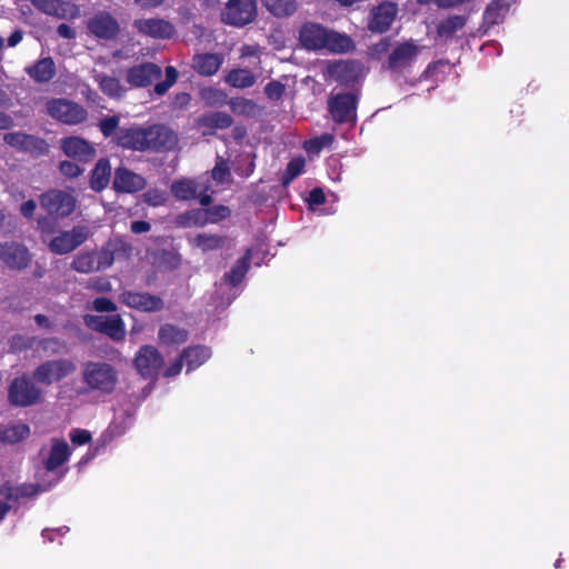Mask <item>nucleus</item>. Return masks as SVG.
Listing matches in <instances>:
<instances>
[{"label":"nucleus","mask_w":569,"mask_h":569,"mask_svg":"<svg viewBox=\"0 0 569 569\" xmlns=\"http://www.w3.org/2000/svg\"><path fill=\"white\" fill-rule=\"evenodd\" d=\"M300 42L309 50L327 49L335 53H345L352 49V40L317 23H306L300 30Z\"/></svg>","instance_id":"obj_1"},{"label":"nucleus","mask_w":569,"mask_h":569,"mask_svg":"<svg viewBox=\"0 0 569 569\" xmlns=\"http://www.w3.org/2000/svg\"><path fill=\"white\" fill-rule=\"evenodd\" d=\"M82 379L89 389L101 393H110L118 382L117 370L107 362H88L82 371Z\"/></svg>","instance_id":"obj_2"},{"label":"nucleus","mask_w":569,"mask_h":569,"mask_svg":"<svg viewBox=\"0 0 569 569\" xmlns=\"http://www.w3.org/2000/svg\"><path fill=\"white\" fill-rule=\"evenodd\" d=\"M46 110L53 119L71 126L81 123L87 118V111L82 106L64 98L48 100Z\"/></svg>","instance_id":"obj_3"},{"label":"nucleus","mask_w":569,"mask_h":569,"mask_svg":"<svg viewBox=\"0 0 569 569\" xmlns=\"http://www.w3.org/2000/svg\"><path fill=\"white\" fill-rule=\"evenodd\" d=\"M76 371L71 360L57 359L41 363L33 372V379L42 385H52Z\"/></svg>","instance_id":"obj_4"},{"label":"nucleus","mask_w":569,"mask_h":569,"mask_svg":"<svg viewBox=\"0 0 569 569\" xmlns=\"http://www.w3.org/2000/svg\"><path fill=\"white\" fill-rule=\"evenodd\" d=\"M77 200L72 193L64 190L52 189L40 197V204L50 214L68 217L76 208Z\"/></svg>","instance_id":"obj_5"},{"label":"nucleus","mask_w":569,"mask_h":569,"mask_svg":"<svg viewBox=\"0 0 569 569\" xmlns=\"http://www.w3.org/2000/svg\"><path fill=\"white\" fill-rule=\"evenodd\" d=\"M90 233V229L87 226H76L71 230L52 238L48 247L56 254H66L82 244Z\"/></svg>","instance_id":"obj_6"},{"label":"nucleus","mask_w":569,"mask_h":569,"mask_svg":"<svg viewBox=\"0 0 569 569\" xmlns=\"http://www.w3.org/2000/svg\"><path fill=\"white\" fill-rule=\"evenodd\" d=\"M8 397L12 405L28 407L40 400L41 390L27 377H20L11 382Z\"/></svg>","instance_id":"obj_7"},{"label":"nucleus","mask_w":569,"mask_h":569,"mask_svg":"<svg viewBox=\"0 0 569 569\" xmlns=\"http://www.w3.org/2000/svg\"><path fill=\"white\" fill-rule=\"evenodd\" d=\"M257 13L254 0H229L223 12L222 20L226 23L241 27L251 22Z\"/></svg>","instance_id":"obj_8"},{"label":"nucleus","mask_w":569,"mask_h":569,"mask_svg":"<svg viewBox=\"0 0 569 569\" xmlns=\"http://www.w3.org/2000/svg\"><path fill=\"white\" fill-rule=\"evenodd\" d=\"M60 477L53 476V480L47 485H26L20 488H12L8 485L0 486V520L6 516L10 506V500H17L20 497H31L38 492L46 491L52 482L59 481Z\"/></svg>","instance_id":"obj_9"},{"label":"nucleus","mask_w":569,"mask_h":569,"mask_svg":"<svg viewBox=\"0 0 569 569\" xmlns=\"http://www.w3.org/2000/svg\"><path fill=\"white\" fill-rule=\"evenodd\" d=\"M0 260L10 269L21 270L29 266L31 256L28 249L18 242H0Z\"/></svg>","instance_id":"obj_10"},{"label":"nucleus","mask_w":569,"mask_h":569,"mask_svg":"<svg viewBox=\"0 0 569 569\" xmlns=\"http://www.w3.org/2000/svg\"><path fill=\"white\" fill-rule=\"evenodd\" d=\"M3 140L12 148L32 154L42 156L49 152V146L44 140L23 132L6 133Z\"/></svg>","instance_id":"obj_11"},{"label":"nucleus","mask_w":569,"mask_h":569,"mask_svg":"<svg viewBox=\"0 0 569 569\" xmlns=\"http://www.w3.org/2000/svg\"><path fill=\"white\" fill-rule=\"evenodd\" d=\"M420 52V47L413 41L398 43L388 58V68L393 71H403L409 68Z\"/></svg>","instance_id":"obj_12"},{"label":"nucleus","mask_w":569,"mask_h":569,"mask_svg":"<svg viewBox=\"0 0 569 569\" xmlns=\"http://www.w3.org/2000/svg\"><path fill=\"white\" fill-rule=\"evenodd\" d=\"M60 148L68 158L88 162L96 156V148L83 138L71 136L60 140Z\"/></svg>","instance_id":"obj_13"},{"label":"nucleus","mask_w":569,"mask_h":569,"mask_svg":"<svg viewBox=\"0 0 569 569\" xmlns=\"http://www.w3.org/2000/svg\"><path fill=\"white\" fill-rule=\"evenodd\" d=\"M162 365V357L152 346H143L134 358V366L143 377L151 378L157 375Z\"/></svg>","instance_id":"obj_14"},{"label":"nucleus","mask_w":569,"mask_h":569,"mask_svg":"<svg viewBox=\"0 0 569 569\" xmlns=\"http://www.w3.org/2000/svg\"><path fill=\"white\" fill-rule=\"evenodd\" d=\"M160 76L161 69L159 66L146 62L128 69L126 80L133 88H142L151 84Z\"/></svg>","instance_id":"obj_15"},{"label":"nucleus","mask_w":569,"mask_h":569,"mask_svg":"<svg viewBox=\"0 0 569 569\" xmlns=\"http://www.w3.org/2000/svg\"><path fill=\"white\" fill-rule=\"evenodd\" d=\"M88 30L101 39H111L117 36L119 24L117 20L107 12H98L87 22Z\"/></svg>","instance_id":"obj_16"},{"label":"nucleus","mask_w":569,"mask_h":569,"mask_svg":"<svg viewBox=\"0 0 569 569\" xmlns=\"http://www.w3.org/2000/svg\"><path fill=\"white\" fill-rule=\"evenodd\" d=\"M332 118L338 122L355 121L356 98L352 94H337L329 101Z\"/></svg>","instance_id":"obj_17"},{"label":"nucleus","mask_w":569,"mask_h":569,"mask_svg":"<svg viewBox=\"0 0 569 569\" xmlns=\"http://www.w3.org/2000/svg\"><path fill=\"white\" fill-rule=\"evenodd\" d=\"M146 184L147 181L142 176L127 168H118L114 171L113 189L118 192L133 193L142 190Z\"/></svg>","instance_id":"obj_18"},{"label":"nucleus","mask_w":569,"mask_h":569,"mask_svg":"<svg viewBox=\"0 0 569 569\" xmlns=\"http://www.w3.org/2000/svg\"><path fill=\"white\" fill-rule=\"evenodd\" d=\"M120 301L130 308L146 312H153L162 309L163 302L157 296L127 291L120 296Z\"/></svg>","instance_id":"obj_19"},{"label":"nucleus","mask_w":569,"mask_h":569,"mask_svg":"<svg viewBox=\"0 0 569 569\" xmlns=\"http://www.w3.org/2000/svg\"><path fill=\"white\" fill-rule=\"evenodd\" d=\"M149 128L133 127L122 129L117 134V142L119 146L134 150H147Z\"/></svg>","instance_id":"obj_20"},{"label":"nucleus","mask_w":569,"mask_h":569,"mask_svg":"<svg viewBox=\"0 0 569 569\" xmlns=\"http://www.w3.org/2000/svg\"><path fill=\"white\" fill-rule=\"evenodd\" d=\"M229 209L224 206H219L209 210L191 211L180 218V223L186 227L204 224L207 222L214 223L229 216Z\"/></svg>","instance_id":"obj_21"},{"label":"nucleus","mask_w":569,"mask_h":569,"mask_svg":"<svg viewBox=\"0 0 569 569\" xmlns=\"http://www.w3.org/2000/svg\"><path fill=\"white\" fill-rule=\"evenodd\" d=\"M134 24L140 33L152 38L169 39L174 33L173 26L162 19H141L136 21Z\"/></svg>","instance_id":"obj_22"},{"label":"nucleus","mask_w":569,"mask_h":569,"mask_svg":"<svg viewBox=\"0 0 569 569\" xmlns=\"http://www.w3.org/2000/svg\"><path fill=\"white\" fill-rule=\"evenodd\" d=\"M177 143L176 133L164 126L149 127L148 144L149 149H171Z\"/></svg>","instance_id":"obj_23"},{"label":"nucleus","mask_w":569,"mask_h":569,"mask_svg":"<svg viewBox=\"0 0 569 569\" xmlns=\"http://www.w3.org/2000/svg\"><path fill=\"white\" fill-rule=\"evenodd\" d=\"M396 14L397 8L393 3H382L378 8L373 9L369 28L372 31L385 32L390 28Z\"/></svg>","instance_id":"obj_24"},{"label":"nucleus","mask_w":569,"mask_h":569,"mask_svg":"<svg viewBox=\"0 0 569 569\" xmlns=\"http://www.w3.org/2000/svg\"><path fill=\"white\" fill-rule=\"evenodd\" d=\"M31 2L43 13L58 18L74 17L78 13L72 4L60 0H31Z\"/></svg>","instance_id":"obj_25"},{"label":"nucleus","mask_w":569,"mask_h":569,"mask_svg":"<svg viewBox=\"0 0 569 569\" xmlns=\"http://www.w3.org/2000/svg\"><path fill=\"white\" fill-rule=\"evenodd\" d=\"M223 57L217 53H200L193 57L192 68L201 76H213L221 67Z\"/></svg>","instance_id":"obj_26"},{"label":"nucleus","mask_w":569,"mask_h":569,"mask_svg":"<svg viewBox=\"0 0 569 569\" xmlns=\"http://www.w3.org/2000/svg\"><path fill=\"white\" fill-rule=\"evenodd\" d=\"M94 81L99 89L109 98L120 99L126 93V87L116 77L93 71Z\"/></svg>","instance_id":"obj_27"},{"label":"nucleus","mask_w":569,"mask_h":569,"mask_svg":"<svg viewBox=\"0 0 569 569\" xmlns=\"http://www.w3.org/2000/svg\"><path fill=\"white\" fill-rule=\"evenodd\" d=\"M70 456V449L64 440L53 439L49 456L46 460V469L48 472H53L57 468L63 465Z\"/></svg>","instance_id":"obj_28"},{"label":"nucleus","mask_w":569,"mask_h":569,"mask_svg":"<svg viewBox=\"0 0 569 569\" xmlns=\"http://www.w3.org/2000/svg\"><path fill=\"white\" fill-rule=\"evenodd\" d=\"M26 72L36 82H48L53 78L56 73V64L51 58H42L36 63L27 67Z\"/></svg>","instance_id":"obj_29"},{"label":"nucleus","mask_w":569,"mask_h":569,"mask_svg":"<svg viewBox=\"0 0 569 569\" xmlns=\"http://www.w3.org/2000/svg\"><path fill=\"white\" fill-rule=\"evenodd\" d=\"M30 436V427L24 422H16L0 427V445H13Z\"/></svg>","instance_id":"obj_30"},{"label":"nucleus","mask_w":569,"mask_h":569,"mask_svg":"<svg viewBox=\"0 0 569 569\" xmlns=\"http://www.w3.org/2000/svg\"><path fill=\"white\" fill-rule=\"evenodd\" d=\"M359 64L351 61H339L328 66L329 77L337 81L349 82L357 77Z\"/></svg>","instance_id":"obj_31"},{"label":"nucleus","mask_w":569,"mask_h":569,"mask_svg":"<svg viewBox=\"0 0 569 569\" xmlns=\"http://www.w3.org/2000/svg\"><path fill=\"white\" fill-rule=\"evenodd\" d=\"M251 252L248 251L231 269L230 273H227L223 281L220 283L219 290H229L241 282L246 272L249 268Z\"/></svg>","instance_id":"obj_32"},{"label":"nucleus","mask_w":569,"mask_h":569,"mask_svg":"<svg viewBox=\"0 0 569 569\" xmlns=\"http://www.w3.org/2000/svg\"><path fill=\"white\" fill-rule=\"evenodd\" d=\"M211 357V350L203 346L189 347L183 350L181 358L184 360L187 370L191 371L203 365Z\"/></svg>","instance_id":"obj_33"},{"label":"nucleus","mask_w":569,"mask_h":569,"mask_svg":"<svg viewBox=\"0 0 569 569\" xmlns=\"http://www.w3.org/2000/svg\"><path fill=\"white\" fill-rule=\"evenodd\" d=\"M111 167L108 159H100L91 171L90 186L96 191L103 190L110 182Z\"/></svg>","instance_id":"obj_34"},{"label":"nucleus","mask_w":569,"mask_h":569,"mask_svg":"<svg viewBox=\"0 0 569 569\" xmlns=\"http://www.w3.org/2000/svg\"><path fill=\"white\" fill-rule=\"evenodd\" d=\"M158 339L162 346L180 345L188 339V332L172 325H164L159 329Z\"/></svg>","instance_id":"obj_35"},{"label":"nucleus","mask_w":569,"mask_h":569,"mask_svg":"<svg viewBox=\"0 0 569 569\" xmlns=\"http://www.w3.org/2000/svg\"><path fill=\"white\" fill-rule=\"evenodd\" d=\"M198 184L190 179H180L171 184V192L178 200H190L198 197Z\"/></svg>","instance_id":"obj_36"},{"label":"nucleus","mask_w":569,"mask_h":569,"mask_svg":"<svg viewBox=\"0 0 569 569\" xmlns=\"http://www.w3.org/2000/svg\"><path fill=\"white\" fill-rule=\"evenodd\" d=\"M256 79L257 74L248 69H233L227 74L226 82L231 87L243 89L251 87Z\"/></svg>","instance_id":"obj_37"},{"label":"nucleus","mask_w":569,"mask_h":569,"mask_svg":"<svg viewBox=\"0 0 569 569\" xmlns=\"http://www.w3.org/2000/svg\"><path fill=\"white\" fill-rule=\"evenodd\" d=\"M266 9L277 17H287L292 14L297 4L295 0H262Z\"/></svg>","instance_id":"obj_38"},{"label":"nucleus","mask_w":569,"mask_h":569,"mask_svg":"<svg viewBox=\"0 0 569 569\" xmlns=\"http://www.w3.org/2000/svg\"><path fill=\"white\" fill-rule=\"evenodd\" d=\"M190 242L202 251H211L222 246V238L216 234L200 233L190 239Z\"/></svg>","instance_id":"obj_39"},{"label":"nucleus","mask_w":569,"mask_h":569,"mask_svg":"<svg viewBox=\"0 0 569 569\" xmlns=\"http://www.w3.org/2000/svg\"><path fill=\"white\" fill-rule=\"evenodd\" d=\"M72 268L81 273H89L98 270L97 258L94 253L82 252L78 254L72 262Z\"/></svg>","instance_id":"obj_40"},{"label":"nucleus","mask_w":569,"mask_h":569,"mask_svg":"<svg viewBox=\"0 0 569 569\" xmlns=\"http://www.w3.org/2000/svg\"><path fill=\"white\" fill-rule=\"evenodd\" d=\"M465 26V19L460 16H452L441 21L438 26V34L449 38Z\"/></svg>","instance_id":"obj_41"},{"label":"nucleus","mask_w":569,"mask_h":569,"mask_svg":"<svg viewBox=\"0 0 569 569\" xmlns=\"http://www.w3.org/2000/svg\"><path fill=\"white\" fill-rule=\"evenodd\" d=\"M102 332L113 340H122L126 333L124 323L119 316H109Z\"/></svg>","instance_id":"obj_42"},{"label":"nucleus","mask_w":569,"mask_h":569,"mask_svg":"<svg viewBox=\"0 0 569 569\" xmlns=\"http://www.w3.org/2000/svg\"><path fill=\"white\" fill-rule=\"evenodd\" d=\"M199 94L201 100L210 107L222 106L227 99V96L221 90L212 87L202 88Z\"/></svg>","instance_id":"obj_43"},{"label":"nucleus","mask_w":569,"mask_h":569,"mask_svg":"<svg viewBox=\"0 0 569 569\" xmlns=\"http://www.w3.org/2000/svg\"><path fill=\"white\" fill-rule=\"evenodd\" d=\"M509 4L507 0H495L486 10V19L491 23H498L499 19L507 13Z\"/></svg>","instance_id":"obj_44"},{"label":"nucleus","mask_w":569,"mask_h":569,"mask_svg":"<svg viewBox=\"0 0 569 569\" xmlns=\"http://www.w3.org/2000/svg\"><path fill=\"white\" fill-rule=\"evenodd\" d=\"M201 123L209 128H227L231 124V118L223 112H212L201 119Z\"/></svg>","instance_id":"obj_45"},{"label":"nucleus","mask_w":569,"mask_h":569,"mask_svg":"<svg viewBox=\"0 0 569 569\" xmlns=\"http://www.w3.org/2000/svg\"><path fill=\"white\" fill-rule=\"evenodd\" d=\"M164 71L166 80L154 86V92L158 96L164 94L176 83L178 79V71L174 67L169 66L166 68Z\"/></svg>","instance_id":"obj_46"},{"label":"nucleus","mask_w":569,"mask_h":569,"mask_svg":"<svg viewBox=\"0 0 569 569\" xmlns=\"http://www.w3.org/2000/svg\"><path fill=\"white\" fill-rule=\"evenodd\" d=\"M305 168V159L295 158L292 159L287 167L286 173L283 176L282 182L283 184H289L296 177L302 173Z\"/></svg>","instance_id":"obj_47"},{"label":"nucleus","mask_w":569,"mask_h":569,"mask_svg":"<svg viewBox=\"0 0 569 569\" xmlns=\"http://www.w3.org/2000/svg\"><path fill=\"white\" fill-rule=\"evenodd\" d=\"M333 136L325 133L320 137L313 138L305 143V148L308 152L318 153L322 148L331 144Z\"/></svg>","instance_id":"obj_48"},{"label":"nucleus","mask_w":569,"mask_h":569,"mask_svg":"<svg viewBox=\"0 0 569 569\" xmlns=\"http://www.w3.org/2000/svg\"><path fill=\"white\" fill-rule=\"evenodd\" d=\"M212 179L219 184H226L230 182L231 174L227 163L223 160L217 162L212 169Z\"/></svg>","instance_id":"obj_49"},{"label":"nucleus","mask_w":569,"mask_h":569,"mask_svg":"<svg viewBox=\"0 0 569 569\" xmlns=\"http://www.w3.org/2000/svg\"><path fill=\"white\" fill-rule=\"evenodd\" d=\"M167 199V192L157 188L149 189L146 193H143L144 202L152 207L162 206Z\"/></svg>","instance_id":"obj_50"},{"label":"nucleus","mask_w":569,"mask_h":569,"mask_svg":"<svg viewBox=\"0 0 569 569\" xmlns=\"http://www.w3.org/2000/svg\"><path fill=\"white\" fill-rule=\"evenodd\" d=\"M59 171L61 174L68 178H76L79 177L83 169L78 164L69 160H63L59 164Z\"/></svg>","instance_id":"obj_51"},{"label":"nucleus","mask_w":569,"mask_h":569,"mask_svg":"<svg viewBox=\"0 0 569 569\" xmlns=\"http://www.w3.org/2000/svg\"><path fill=\"white\" fill-rule=\"evenodd\" d=\"M109 316H96V315H87L83 320L87 327L90 329L102 332L108 321Z\"/></svg>","instance_id":"obj_52"},{"label":"nucleus","mask_w":569,"mask_h":569,"mask_svg":"<svg viewBox=\"0 0 569 569\" xmlns=\"http://www.w3.org/2000/svg\"><path fill=\"white\" fill-rule=\"evenodd\" d=\"M118 124H119V117L112 116V117H108V118L102 119L100 121L99 127H100L102 133L106 137H109V136H111L113 133V131L116 130Z\"/></svg>","instance_id":"obj_53"},{"label":"nucleus","mask_w":569,"mask_h":569,"mask_svg":"<svg viewBox=\"0 0 569 569\" xmlns=\"http://www.w3.org/2000/svg\"><path fill=\"white\" fill-rule=\"evenodd\" d=\"M70 439L76 445H86L91 440V435L87 430L74 429L70 432Z\"/></svg>","instance_id":"obj_54"},{"label":"nucleus","mask_w":569,"mask_h":569,"mask_svg":"<svg viewBox=\"0 0 569 569\" xmlns=\"http://www.w3.org/2000/svg\"><path fill=\"white\" fill-rule=\"evenodd\" d=\"M264 91L270 99L277 100L282 96L284 87L280 82L273 81L266 86Z\"/></svg>","instance_id":"obj_55"},{"label":"nucleus","mask_w":569,"mask_h":569,"mask_svg":"<svg viewBox=\"0 0 569 569\" xmlns=\"http://www.w3.org/2000/svg\"><path fill=\"white\" fill-rule=\"evenodd\" d=\"M92 305H93L94 310H97L99 312L116 311V309H117L116 305L110 299H107V298H97L92 302Z\"/></svg>","instance_id":"obj_56"},{"label":"nucleus","mask_w":569,"mask_h":569,"mask_svg":"<svg viewBox=\"0 0 569 569\" xmlns=\"http://www.w3.org/2000/svg\"><path fill=\"white\" fill-rule=\"evenodd\" d=\"M89 287L99 291V292H108L111 290V283L106 278H93L89 280Z\"/></svg>","instance_id":"obj_57"},{"label":"nucleus","mask_w":569,"mask_h":569,"mask_svg":"<svg viewBox=\"0 0 569 569\" xmlns=\"http://www.w3.org/2000/svg\"><path fill=\"white\" fill-rule=\"evenodd\" d=\"M33 342L32 339L24 338L22 336H13L10 340L11 349L13 351L22 350L29 346H31Z\"/></svg>","instance_id":"obj_58"},{"label":"nucleus","mask_w":569,"mask_h":569,"mask_svg":"<svg viewBox=\"0 0 569 569\" xmlns=\"http://www.w3.org/2000/svg\"><path fill=\"white\" fill-rule=\"evenodd\" d=\"M113 263V256L111 251H102L97 259V266L99 269H106Z\"/></svg>","instance_id":"obj_59"},{"label":"nucleus","mask_w":569,"mask_h":569,"mask_svg":"<svg viewBox=\"0 0 569 569\" xmlns=\"http://www.w3.org/2000/svg\"><path fill=\"white\" fill-rule=\"evenodd\" d=\"M310 207L312 206H319L325 202V193L321 189H313L309 193L308 198Z\"/></svg>","instance_id":"obj_60"},{"label":"nucleus","mask_w":569,"mask_h":569,"mask_svg":"<svg viewBox=\"0 0 569 569\" xmlns=\"http://www.w3.org/2000/svg\"><path fill=\"white\" fill-rule=\"evenodd\" d=\"M231 106H232V110L234 112H243L247 109L251 110L254 107L251 101L244 100V99H237V100L232 101Z\"/></svg>","instance_id":"obj_61"},{"label":"nucleus","mask_w":569,"mask_h":569,"mask_svg":"<svg viewBox=\"0 0 569 569\" xmlns=\"http://www.w3.org/2000/svg\"><path fill=\"white\" fill-rule=\"evenodd\" d=\"M183 363H184V360L180 357L179 359H177L176 361H173L166 370L164 375L167 377H174L177 376L182 367H183Z\"/></svg>","instance_id":"obj_62"},{"label":"nucleus","mask_w":569,"mask_h":569,"mask_svg":"<svg viewBox=\"0 0 569 569\" xmlns=\"http://www.w3.org/2000/svg\"><path fill=\"white\" fill-rule=\"evenodd\" d=\"M36 208H37L36 201L28 200L21 204L20 211H21L22 216H24L26 218H30V217H32Z\"/></svg>","instance_id":"obj_63"},{"label":"nucleus","mask_w":569,"mask_h":569,"mask_svg":"<svg viewBox=\"0 0 569 569\" xmlns=\"http://www.w3.org/2000/svg\"><path fill=\"white\" fill-rule=\"evenodd\" d=\"M150 230V223L147 222V221H133L131 223V231L133 233H144V232H148Z\"/></svg>","instance_id":"obj_64"}]
</instances>
